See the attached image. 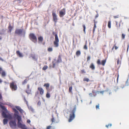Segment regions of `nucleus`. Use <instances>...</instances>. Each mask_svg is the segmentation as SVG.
<instances>
[{
	"mask_svg": "<svg viewBox=\"0 0 129 129\" xmlns=\"http://www.w3.org/2000/svg\"><path fill=\"white\" fill-rule=\"evenodd\" d=\"M27 80L26 79H25L22 82V84H24L25 83H26L27 82Z\"/></svg>",
	"mask_w": 129,
	"mask_h": 129,
	"instance_id": "nucleus-33",
	"label": "nucleus"
},
{
	"mask_svg": "<svg viewBox=\"0 0 129 129\" xmlns=\"http://www.w3.org/2000/svg\"><path fill=\"white\" fill-rule=\"evenodd\" d=\"M0 60L2 61H3L4 60L3 59L0 57Z\"/></svg>",
	"mask_w": 129,
	"mask_h": 129,
	"instance_id": "nucleus-48",
	"label": "nucleus"
},
{
	"mask_svg": "<svg viewBox=\"0 0 129 129\" xmlns=\"http://www.w3.org/2000/svg\"><path fill=\"white\" fill-rule=\"evenodd\" d=\"M16 54L17 56L20 57H23V55L22 53L20 52L19 50L16 51Z\"/></svg>",
	"mask_w": 129,
	"mask_h": 129,
	"instance_id": "nucleus-14",
	"label": "nucleus"
},
{
	"mask_svg": "<svg viewBox=\"0 0 129 129\" xmlns=\"http://www.w3.org/2000/svg\"><path fill=\"white\" fill-rule=\"evenodd\" d=\"M39 102H38V104H39Z\"/></svg>",
	"mask_w": 129,
	"mask_h": 129,
	"instance_id": "nucleus-56",
	"label": "nucleus"
},
{
	"mask_svg": "<svg viewBox=\"0 0 129 129\" xmlns=\"http://www.w3.org/2000/svg\"><path fill=\"white\" fill-rule=\"evenodd\" d=\"M72 86H70L69 87V92H72Z\"/></svg>",
	"mask_w": 129,
	"mask_h": 129,
	"instance_id": "nucleus-34",
	"label": "nucleus"
},
{
	"mask_svg": "<svg viewBox=\"0 0 129 129\" xmlns=\"http://www.w3.org/2000/svg\"><path fill=\"white\" fill-rule=\"evenodd\" d=\"M96 109H99L100 108H99V104H98V105H96Z\"/></svg>",
	"mask_w": 129,
	"mask_h": 129,
	"instance_id": "nucleus-38",
	"label": "nucleus"
},
{
	"mask_svg": "<svg viewBox=\"0 0 129 129\" xmlns=\"http://www.w3.org/2000/svg\"><path fill=\"white\" fill-rule=\"evenodd\" d=\"M114 48L116 50L118 48V47H117L115 45L114 47H113L112 48V50H113Z\"/></svg>",
	"mask_w": 129,
	"mask_h": 129,
	"instance_id": "nucleus-32",
	"label": "nucleus"
},
{
	"mask_svg": "<svg viewBox=\"0 0 129 129\" xmlns=\"http://www.w3.org/2000/svg\"><path fill=\"white\" fill-rule=\"evenodd\" d=\"M125 37V35L123 34H122V35H121V38H122L123 39H124Z\"/></svg>",
	"mask_w": 129,
	"mask_h": 129,
	"instance_id": "nucleus-37",
	"label": "nucleus"
},
{
	"mask_svg": "<svg viewBox=\"0 0 129 129\" xmlns=\"http://www.w3.org/2000/svg\"><path fill=\"white\" fill-rule=\"evenodd\" d=\"M43 86L45 87L46 90L47 91V93L46 94V97L47 98H49L50 96V95L49 93V92L50 91H51L52 88V87L51 86L50 87V88H49V83H45Z\"/></svg>",
	"mask_w": 129,
	"mask_h": 129,
	"instance_id": "nucleus-3",
	"label": "nucleus"
},
{
	"mask_svg": "<svg viewBox=\"0 0 129 129\" xmlns=\"http://www.w3.org/2000/svg\"><path fill=\"white\" fill-rule=\"evenodd\" d=\"M0 100H2V95H1V94L0 93Z\"/></svg>",
	"mask_w": 129,
	"mask_h": 129,
	"instance_id": "nucleus-45",
	"label": "nucleus"
},
{
	"mask_svg": "<svg viewBox=\"0 0 129 129\" xmlns=\"http://www.w3.org/2000/svg\"><path fill=\"white\" fill-rule=\"evenodd\" d=\"M104 92V91H98L97 92L98 93V94H99L100 93H101V94H103Z\"/></svg>",
	"mask_w": 129,
	"mask_h": 129,
	"instance_id": "nucleus-30",
	"label": "nucleus"
},
{
	"mask_svg": "<svg viewBox=\"0 0 129 129\" xmlns=\"http://www.w3.org/2000/svg\"><path fill=\"white\" fill-rule=\"evenodd\" d=\"M52 34L55 35V40L54 42V44L55 47H57L59 46V40L57 34L55 32H53Z\"/></svg>",
	"mask_w": 129,
	"mask_h": 129,
	"instance_id": "nucleus-4",
	"label": "nucleus"
},
{
	"mask_svg": "<svg viewBox=\"0 0 129 129\" xmlns=\"http://www.w3.org/2000/svg\"><path fill=\"white\" fill-rule=\"evenodd\" d=\"M13 110L14 111H15V113L14 114V115H15V114H16L17 115H18V116H19L18 114H16V113H18V111L15 109H13ZM15 116V117H16V118H17V116Z\"/></svg>",
	"mask_w": 129,
	"mask_h": 129,
	"instance_id": "nucleus-28",
	"label": "nucleus"
},
{
	"mask_svg": "<svg viewBox=\"0 0 129 129\" xmlns=\"http://www.w3.org/2000/svg\"><path fill=\"white\" fill-rule=\"evenodd\" d=\"M59 16L60 17H62L64 15L66 14L65 9L64 8H63L62 10L59 12Z\"/></svg>",
	"mask_w": 129,
	"mask_h": 129,
	"instance_id": "nucleus-11",
	"label": "nucleus"
},
{
	"mask_svg": "<svg viewBox=\"0 0 129 129\" xmlns=\"http://www.w3.org/2000/svg\"><path fill=\"white\" fill-rule=\"evenodd\" d=\"M108 26L109 28H110L111 27V21H109L108 22Z\"/></svg>",
	"mask_w": 129,
	"mask_h": 129,
	"instance_id": "nucleus-23",
	"label": "nucleus"
},
{
	"mask_svg": "<svg viewBox=\"0 0 129 129\" xmlns=\"http://www.w3.org/2000/svg\"><path fill=\"white\" fill-rule=\"evenodd\" d=\"M116 27L118 28H119L120 27V24H121V23H122V24H123V23L122 22L121 20L119 22V24H118V22L117 21L116 22Z\"/></svg>",
	"mask_w": 129,
	"mask_h": 129,
	"instance_id": "nucleus-16",
	"label": "nucleus"
},
{
	"mask_svg": "<svg viewBox=\"0 0 129 129\" xmlns=\"http://www.w3.org/2000/svg\"><path fill=\"white\" fill-rule=\"evenodd\" d=\"M2 108L3 110L2 113V116L5 118H7L9 119H12V116L10 114L7 115L6 114L7 112V110L6 108L4 107H3Z\"/></svg>",
	"mask_w": 129,
	"mask_h": 129,
	"instance_id": "nucleus-2",
	"label": "nucleus"
},
{
	"mask_svg": "<svg viewBox=\"0 0 129 129\" xmlns=\"http://www.w3.org/2000/svg\"><path fill=\"white\" fill-rule=\"evenodd\" d=\"M117 63L118 64H119V59H117Z\"/></svg>",
	"mask_w": 129,
	"mask_h": 129,
	"instance_id": "nucleus-44",
	"label": "nucleus"
},
{
	"mask_svg": "<svg viewBox=\"0 0 129 129\" xmlns=\"http://www.w3.org/2000/svg\"><path fill=\"white\" fill-rule=\"evenodd\" d=\"M83 81H84L88 82L89 81V80L88 79L86 78H85L83 79Z\"/></svg>",
	"mask_w": 129,
	"mask_h": 129,
	"instance_id": "nucleus-29",
	"label": "nucleus"
},
{
	"mask_svg": "<svg viewBox=\"0 0 129 129\" xmlns=\"http://www.w3.org/2000/svg\"><path fill=\"white\" fill-rule=\"evenodd\" d=\"M34 129H35L34 128Z\"/></svg>",
	"mask_w": 129,
	"mask_h": 129,
	"instance_id": "nucleus-59",
	"label": "nucleus"
},
{
	"mask_svg": "<svg viewBox=\"0 0 129 129\" xmlns=\"http://www.w3.org/2000/svg\"><path fill=\"white\" fill-rule=\"evenodd\" d=\"M76 108L75 107L70 112V118L68 119L69 122H71L74 119L75 117V112Z\"/></svg>",
	"mask_w": 129,
	"mask_h": 129,
	"instance_id": "nucleus-5",
	"label": "nucleus"
},
{
	"mask_svg": "<svg viewBox=\"0 0 129 129\" xmlns=\"http://www.w3.org/2000/svg\"><path fill=\"white\" fill-rule=\"evenodd\" d=\"M29 38L31 40L35 43L37 42V38L36 36L33 33H30Z\"/></svg>",
	"mask_w": 129,
	"mask_h": 129,
	"instance_id": "nucleus-6",
	"label": "nucleus"
},
{
	"mask_svg": "<svg viewBox=\"0 0 129 129\" xmlns=\"http://www.w3.org/2000/svg\"><path fill=\"white\" fill-rule=\"evenodd\" d=\"M1 75L3 77H4L6 76V73L5 71H2L1 73Z\"/></svg>",
	"mask_w": 129,
	"mask_h": 129,
	"instance_id": "nucleus-17",
	"label": "nucleus"
},
{
	"mask_svg": "<svg viewBox=\"0 0 129 129\" xmlns=\"http://www.w3.org/2000/svg\"><path fill=\"white\" fill-rule=\"evenodd\" d=\"M8 122V120L5 119H3V123L4 125H5L7 123V122Z\"/></svg>",
	"mask_w": 129,
	"mask_h": 129,
	"instance_id": "nucleus-20",
	"label": "nucleus"
},
{
	"mask_svg": "<svg viewBox=\"0 0 129 129\" xmlns=\"http://www.w3.org/2000/svg\"><path fill=\"white\" fill-rule=\"evenodd\" d=\"M94 25L93 28V33H94V32L95 29L96 27V25H95V20H94Z\"/></svg>",
	"mask_w": 129,
	"mask_h": 129,
	"instance_id": "nucleus-26",
	"label": "nucleus"
},
{
	"mask_svg": "<svg viewBox=\"0 0 129 129\" xmlns=\"http://www.w3.org/2000/svg\"><path fill=\"white\" fill-rule=\"evenodd\" d=\"M48 68V67L47 66L45 65L42 68L43 70L45 71Z\"/></svg>",
	"mask_w": 129,
	"mask_h": 129,
	"instance_id": "nucleus-25",
	"label": "nucleus"
},
{
	"mask_svg": "<svg viewBox=\"0 0 129 129\" xmlns=\"http://www.w3.org/2000/svg\"><path fill=\"white\" fill-rule=\"evenodd\" d=\"M38 90L40 94L42 95L43 94L44 91L42 88L41 87H39L38 88Z\"/></svg>",
	"mask_w": 129,
	"mask_h": 129,
	"instance_id": "nucleus-15",
	"label": "nucleus"
},
{
	"mask_svg": "<svg viewBox=\"0 0 129 129\" xmlns=\"http://www.w3.org/2000/svg\"><path fill=\"white\" fill-rule=\"evenodd\" d=\"M38 41L40 42H42L43 41V39L42 37L40 36L38 38Z\"/></svg>",
	"mask_w": 129,
	"mask_h": 129,
	"instance_id": "nucleus-19",
	"label": "nucleus"
},
{
	"mask_svg": "<svg viewBox=\"0 0 129 129\" xmlns=\"http://www.w3.org/2000/svg\"><path fill=\"white\" fill-rule=\"evenodd\" d=\"M112 125V124H108L107 125H106V127L107 128H108V127H111Z\"/></svg>",
	"mask_w": 129,
	"mask_h": 129,
	"instance_id": "nucleus-36",
	"label": "nucleus"
},
{
	"mask_svg": "<svg viewBox=\"0 0 129 129\" xmlns=\"http://www.w3.org/2000/svg\"><path fill=\"white\" fill-rule=\"evenodd\" d=\"M47 50L48 52H51L53 50L52 48L51 47H49L48 49Z\"/></svg>",
	"mask_w": 129,
	"mask_h": 129,
	"instance_id": "nucleus-27",
	"label": "nucleus"
},
{
	"mask_svg": "<svg viewBox=\"0 0 129 129\" xmlns=\"http://www.w3.org/2000/svg\"><path fill=\"white\" fill-rule=\"evenodd\" d=\"M119 78V75H118L117 78V81H118V78Z\"/></svg>",
	"mask_w": 129,
	"mask_h": 129,
	"instance_id": "nucleus-51",
	"label": "nucleus"
},
{
	"mask_svg": "<svg viewBox=\"0 0 129 129\" xmlns=\"http://www.w3.org/2000/svg\"><path fill=\"white\" fill-rule=\"evenodd\" d=\"M81 73L82 74H84L85 73V72L84 70H81Z\"/></svg>",
	"mask_w": 129,
	"mask_h": 129,
	"instance_id": "nucleus-40",
	"label": "nucleus"
},
{
	"mask_svg": "<svg viewBox=\"0 0 129 129\" xmlns=\"http://www.w3.org/2000/svg\"><path fill=\"white\" fill-rule=\"evenodd\" d=\"M39 102H38V104H39Z\"/></svg>",
	"mask_w": 129,
	"mask_h": 129,
	"instance_id": "nucleus-57",
	"label": "nucleus"
},
{
	"mask_svg": "<svg viewBox=\"0 0 129 129\" xmlns=\"http://www.w3.org/2000/svg\"><path fill=\"white\" fill-rule=\"evenodd\" d=\"M10 87L13 90H16L17 89V86L14 82L13 81L10 84Z\"/></svg>",
	"mask_w": 129,
	"mask_h": 129,
	"instance_id": "nucleus-7",
	"label": "nucleus"
},
{
	"mask_svg": "<svg viewBox=\"0 0 129 129\" xmlns=\"http://www.w3.org/2000/svg\"><path fill=\"white\" fill-rule=\"evenodd\" d=\"M61 61V57L60 56H59L58 57V59H57V60L56 61L55 60H54V61L52 62V63H53V66H52V68H54L55 67V62L56 63H58L59 62H60Z\"/></svg>",
	"mask_w": 129,
	"mask_h": 129,
	"instance_id": "nucleus-10",
	"label": "nucleus"
},
{
	"mask_svg": "<svg viewBox=\"0 0 129 129\" xmlns=\"http://www.w3.org/2000/svg\"><path fill=\"white\" fill-rule=\"evenodd\" d=\"M83 31H84V33H85V25L84 24L83 25Z\"/></svg>",
	"mask_w": 129,
	"mask_h": 129,
	"instance_id": "nucleus-35",
	"label": "nucleus"
},
{
	"mask_svg": "<svg viewBox=\"0 0 129 129\" xmlns=\"http://www.w3.org/2000/svg\"><path fill=\"white\" fill-rule=\"evenodd\" d=\"M3 70L2 68L0 67V74L1 72Z\"/></svg>",
	"mask_w": 129,
	"mask_h": 129,
	"instance_id": "nucleus-49",
	"label": "nucleus"
},
{
	"mask_svg": "<svg viewBox=\"0 0 129 129\" xmlns=\"http://www.w3.org/2000/svg\"><path fill=\"white\" fill-rule=\"evenodd\" d=\"M29 85H28L27 86V88L28 89H29Z\"/></svg>",
	"mask_w": 129,
	"mask_h": 129,
	"instance_id": "nucleus-50",
	"label": "nucleus"
},
{
	"mask_svg": "<svg viewBox=\"0 0 129 129\" xmlns=\"http://www.w3.org/2000/svg\"><path fill=\"white\" fill-rule=\"evenodd\" d=\"M26 122L28 123H29L30 122V121L29 120H27Z\"/></svg>",
	"mask_w": 129,
	"mask_h": 129,
	"instance_id": "nucleus-47",
	"label": "nucleus"
},
{
	"mask_svg": "<svg viewBox=\"0 0 129 129\" xmlns=\"http://www.w3.org/2000/svg\"><path fill=\"white\" fill-rule=\"evenodd\" d=\"M90 59V56H88L87 57V61H88Z\"/></svg>",
	"mask_w": 129,
	"mask_h": 129,
	"instance_id": "nucleus-43",
	"label": "nucleus"
},
{
	"mask_svg": "<svg viewBox=\"0 0 129 129\" xmlns=\"http://www.w3.org/2000/svg\"><path fill=\"white\" fill-rule=\"evenodd\" d=\"M13 28V27L11 26V24H9V26L8 29H9V31L10 32H11L12 29Z\"/></svg>",
	"mask_w": 129,
	"mask_h": 129,
	"instance_id": "nucleus-21",
	"label": "nucleus"
},
{
	"mask_svg": "<svg viewBox=\"0 0 129 129\" xmlns=\"http://www.w3.org/2000/svg\"><path fill=\"white\" fill-rule=\"evenodd\" d=\"M23 31V29H18L16 30L15 34L18 35H20L22 34Z\"/></svg>",
	"mask_w": 129,
	"mask_h": 129,
	"instance_id": "nucleus-13",
	"label": "nucleus"
},
{
	"mask_svg": "<svg viewBox=\"0 0 129 129\" xmlns=\"http://www.w3.org/2000/svg\"><path fill=\"white\" fill-rule=\"evenodd\" d=\"M90 68H91L92 70H94L95 69V67L93 64L91 63L90 66Z\"/></svg>",
	"mask_w": 129,
	"mask_h": 129,
	"instance_id": "nucleus-18",
	"label": "nucleus"
},
{
	"mask_svg": "<svg viewBox=\"0 0 129 129\" xmlns=\"http://www.w3.org/2000/svg\"><path fill=\"white\" fill-rule=\"evenodd\" d=\"M16 109H17V110H19L20 111H21V110H22V109H21V108L18 106L16 107Z\"/></svg>",
	"mask_w": 129,
	"mask_h": 129,
	"instance_id": "nucleus-31",
	"label": "nucleus"
},
{
	"mask_svg": "<svg viewBox=\"0 0 129 129\" xmlns=\"http://www.w3.org/2000/svg\"><path fill=\"white\" fill-rule=\"evenodd\" d=\"M129 44H128L127 45V51H128V49H129Z\"/></svg>",
	"mask_w": 129,
	"mask_h": 129,
	"instance_id": "nucleus-46",
	"label": "nucleus"
},
{
	"mask_svg": "<svg viewBox=\"0 0 129 129\" xmlns=\"http://www.w3.org/2000/svg\"><path fill=\"white\" fill-rule=\"evenodd\" d=\"M9 125L12 128L15 129L16 128V124L15 121H11L9 122Z\"/></svg>",
	"mask_w": 129,
	"mask_h": 129,
	"instance_id": "nucleus-8",
	"label": "nucleus"
},
{
	"mask_svg": "<svg viewBox=\"0 0 129 129\" xmlns=\"http://www.w3.org/2000/svg\"><path fill=\"white\" fill-rule=\"evenodd\" d=\"M87 41L86 42V43L84 47V49L85 50H87Z\"/></svg>",
	"mask_w": 129,
	"mask_h": 129,
	"instance_id": "nucleus-22",
	"label": "nucleus"
},
{
	"mask_svg": "<svg viewBox=\"0 0 129 129\" xmlns=\"http://www.w3.org/2000/svg\"><path fill=\"white\" fill-rule=\"evenodd\" d=\"M1 38L0 37V40H1Z\"/></svg>",
	"mask_w": 129,
	"mask_h": 129,
	"instance_id": "nucleus-55",
	"label": "nucleus"
},
{
	"mask_svg": "<svg viewBox=\"0 0 129 129\" xmlns=\"http://www.w3.org/2000/svg\"><path fill=\"white\" fill-rule=\"evenodd\" d=\"M106 59L103 60L101 62L100 59H98L97 60V63L98 65H101L103 66L105 65V63L106 62Z\"/></svg>",
	"mask_w": 129,
	"mask_h": 129,
	"instance_id": "nucleus-9",
	"label": "nucleus"
},
{
	"mask_svg": "<svg viewBox=\"0 0 129 129\" xmlns=\"http://www.w3.org/2000/svg\"><path fill=\"white\" fill-rule=\"evenodd\" d=\"M52 15L53 16V20L55 24L57 22L58 19L55 13L54 12H52Z\"/></svg>",
	"mask_w": 129,
	"mask_h": 129,
	"instance_id": "nucleus-12",
	"label": "nucleus"
},
{
	"mask_svg": "<svg viewBox=\"0 0 129 129\" xmlns=\"http://www.w3.org/2000/svg\"><path fill=\"white\" fill-rule=\"evenodd\" d=\"M51 126L50 125L46 127V129H51Z\"/></svg>",
	"mask_w": 129,
	"mask_h": 129,
	"instance_id": "nucleus-41",
	"label": "nucleus"
},
{
	"mask_svg": "<svg viewBox=\"0 0 129 129\" xmlns=\"http://www.w3.org/2000/svg\"><path fill=\"white\" fill-rule=\"evenodd\" d=\"M81 54V52L80 51L78 50L76 52V55L77 56H78L80 55Z\"/></svg>",
	"mask_w": 129,
	"mask_h": 129,
	"instance_id": "nucleus-24",
	"label": "nucleus"
},
{
	"mask_svg": "<svg viewBox=\"0 0 129 129\" xmlns=\"http://www.w3.org/2000/svg\"><path fill=\"white\" fill-rule=\"evenodd\" d=\"M2 82V81L0 79V83H1Z\"/></svg>",
	"mask_w": 129,
	"mask_h": 129,
	"instance_id": "nucleus-52",
	"label": "nucleus"
},
{
	"mask_svg": "<svg viewBox=\"0 0 129 129\" xmlns=\"http://www.w3.org/2000/svg\"><path fill=\"white\" fill-rule=\"evenodd\" d=\"M119 15H117L116 16H113V17L115 19L118 18H119Z\"/></svg>",
	"mask_w": 129,
	"mask_h": 129,
	"instance_id": "nucleus-39",
	"label": "nucleus"
},
{
	"mask_svg": "<svg viewBox=\"0 0 129 129\" xmlns=\"http://www.w3.org/2000/svg\"><path fill=\"white\" fill-rule=\"evenodd\" d=\"M98 15H96V17H98Z\"/></svg>",
	"mask_w": 129,
	"mask_h": 129,
	"instance_id": "nucleus-54",
	"label": "nucleus"
},
{
	"mask_svg": "<svg viewBox=\"0 0 129 129\" xmlns=\"http://www.w3.org/2000/svg\"><path fill=\"white\" fill-rule=\"evenodd\" d=\"M16 0H15V1H16Z\"/></svg>",
	"mask_w": 129,
	"mask_h": 129,
	"instance_id": "nucleus-58",
	"label": "nucleus"
},
{
	"mask_svg": "<svg viewBox=\"0 0 129 129\" xmlns=\"http://www.w3.org/2000/svg\"><path fill=\"white\" fill-rule=\"evenodd\" d=\"M92 92H93V93H94V91H92Z\"/></svg>",
	"mask_w": 129,
	"mask_h": 129,
	"instance_id": "nucleus-53",
	"label": "nucleus"
},
{
	"mask_svg": "<svg viewBox=\"0 0 129 129\" xmlns=\"http://www.w3.org/2000/svg\"><path fill=\"white\" fill-rule=\"evenodd\" d=\"M15 116H17V119H18V122H17V125H18V127L19 128H21L22 129H27L25 125L22 124L20 122V121H21V117L16 114H15Z\"/></svg>",
	"mask_w": 129,
	"mask_h": 129,
	"instance_id": "nucleus-1",
	"label": "nucleus"
},
{
	"mask_svg": "<svg viewBox=\"0 0 129 129\" xmlns=\"http://www.w3.org/2000/svg\"><path fill=\"white\" fill-rule=\"evenodd\" d=\"M51 121L52 122H54L55 121V119L53 117L51 119Z\"/></svg>",
	"mask_w": 129,
	"mask_h": 129,
	"instance_id": "nucleus-42",
	"label": "nucleus"
}]
</instances>
